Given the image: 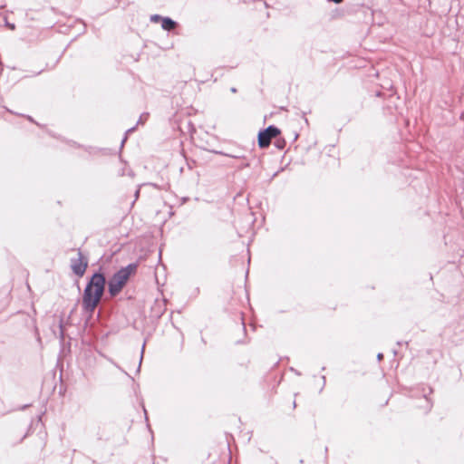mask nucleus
Returning <instances> with one entry per match:
<instances>
[{
    "mask_svg": "<svg viewBox=\"0 0 464 464\" xmlns=\"http://www.w3.org/2000/svg\"><path fill=\"white\" fill-rule=\"evenodd\" d=\"M106 276L100 266L94 270L91 276L86 278V285L82 295V311L88 315V319L93 316V314L105 292Z\"/></svg>",
    "mask_w": 464,
    "mask_h": 464,
    "instance_id": "obj_1",
    "label": "nucleus"
},
{
    "mask_svg": "<svg viewBox=\"0 0 464 464\" xmlns=\"http://www.w3.org/2000/svg\"><path fill=\"white\" fill-rule=\"evenodd\" d=\"M139 264L132 262L121 266L109 278L106 283L107 291L111 298L118 296L127 285L130 279L137 274Z\"/></svg>",
    "mask_w": 464,
    "mask_h": 464,
    "instance_id": "obj_2",
    "label": "nucleus"
},
{
    "mask_svg": "<svg viewBox=\"0 0 464 464\" xmlns=\"http://www.w3.org/2000/svg\"><path fill=\"white\" fill-rule=\"evenodd\" d=\"M89 266L88 257L85 256L81 249H78V257L71 258L70 267L72 272L78 277H82Z\"/></svg>",
    "mask_w": 464,
    "mask_h": 464,
    "instance_id": "obj_3",
    "label": "nucleus"
},
{
    "mask_svg": "<svg viewBox=\"0 0 464 464\" xmlns=\"http://www.w3.org/2000/svg\"><path fill=\"white\" fill-rule=\"evenodd\" d=\"M280 134V130L270 125L258 133V145L260 148H266L270 145L271 140Z\"/></svg>",
    "mask_w": 464,
    "mask_h": 464,
    "instance_id": "obj_4",
    "label": "nucleus"
},
{
    "mask_svg": "<svg viewBox=\"0 0 464 464\" xmlns=\"http://www.w3.org/2000/svg\"><path fill=\"white\" fill-rule=\"evenodd\" d=\"M261 207V205H255V207H251V205H247V210H249V213L246 215V221L249 225H255V223L257 221V218H256V212L255 211V208L258 209Z\"/></svg>",
    "mask_w": 464,
    "mask_h": 464,
    "instance_id": "obj_5",
    "label": "nucleus"
},
{
    "mask_svg": "<svg viewBox=\"0 0 464 464\" xmlns=\"http://www.w3.org/2000/svg\"><path fill=\"white\" fill-rule=\"evenodd\" d=\"M177 23L169 17H163L161 21V27L164 30L171 31L175 29Z\"/></svg>",
    "mask_w": 464,
    "mask_h": 464,
    "instance_id": "obj_6",
    "label": "nucleus"
},
{
    "mask_svg": "<svg viewBox=\"0 0 464 464\" xmlns=\"http://www.w3.org/2000/svg\"><path fill=\"white\" fill-rule=\"evenodd\" d=\"M428 391H429V392L427 393L426 391H425V388H422V392H423V396H424V399H425V406H423V408L425 409L426 412L430 411L431 410V407H432V402L428 398V395L431 394L433 392V389L431 387H428Z\"/></svg>",
    "mask_w": 464,
    "mask_h": 464,
    "instance_id": "obj_7",
    "label": "nucleus"
},
{
    "mask_svg": "<svg viewBox=\"0 0 464 464\" xmlns=\"http://www.w3.org/2000/svg\"><path fill=\"white\" fill-rule=\"evenodd\" d=\"M145 344H146V341H144V343H143V344H142V347H141L140 363H139V366H138V368H137V372H140V365H141V362H142V359H143V354H144V350H145Z\"/></svg>",
    "mask_w": 464,
    "mask_h": 464,
    "instance_id": "obj_8",
    "label": "nucleus"
},
{
    "mask_svg": "<svg viewBox=\"0 0 464 464\" xmlns=\"http://www.w3.org/2000/svg\"><path fill=\"white\" fill-rule=\"evenodd\" d=\"M163 17L160 14H153L151 15L150 17V20L153 21V22H159V21H162Z\"/></svg>",
    "mask_w": 464,
    "mask_h": 464,
    "instance_id": "obj_9",
    "label": "nucleus"
},
{
    "mask_svg": "<svg viewBox=\"0 0 464 464\" xmlns=\"http://www.w3.org/2000/svg\"><path fill=\"white\" fill-rule=\"evenodd\" d=\"M140 190H141V188H140L135 190V195H134V196H135V198H134V200H133V202H132V203H135V202L138 200L139 194H140Z\"/></svg>",
    "mask_w": 464,
    "mask_h": 464,
    "instance_id": "obj_10",
    "label": "nucleus"
},
{
    "mask_svg": "<svg viewBox=\"0 0 464 464\" xmlns=\"http://www.w3.org/2000/svg\"><path fill=\"white\" fill-rule=\"evenodd\" d=\"M143 188L156 189L157 188H156V186L150 184V185H144Z\"/></svg>",
    "mask_w": 464,
    "mask_h": 464,
    "instance_id": "obj_11",
    "label": "nucleus"
},
{
    "mask_svg": "<svg viewBox=\"0 0 464 464\" xmlns=\"http://www.w3.org/2000/svg\"><path fill=\"white\" fill-rule=\"evenodd\" d=\"M383 357H384V356H383V353H379L377 354V360H378V362L382 361V360H383Z\"/></svg>",
    "mask_w": 464,
    "mask_h": 464,
    "instance_id": "obj_12",
    "label": "nucleus"
},
{
    "mask_svg": "<svg viewBox=\"0 0 464 464\" xmlns=\"http://www.w3.org/2000/svg\"><path fill=\"white\" fill-rule=\"evenodd\" d=\"M60 338L62 340H63V328H62V322L60 323Z\"/></svg>",
    "mask_w": 464,
    "mask_h": 464,
    "instance_id": "obj_13",
    "label": "nucleus"
},
{
    "mask_svg": "<svg viewBox=\"0 0 464 464\" xmlns=\"http://www.w3.org/2000/svg\"><path fill=\"white\" fill-rule=\"evenodd\" d=\"M166 206L169 207V215H172L173 205L169 204V205H166Z\"/></svg>",
    "mask_w": 464,
    "mask_h": 464,
    "instance_id": "obj_14",
    "label": "nucleus"
},
{
    "mask_svg": "<svg viewBox=\"0 0 464 464\" xmlns=\"http://www.w3.org/2000/svg\"><path fill=\"white\" fill-rule=\"evenodd\" d=\"M290 370L295 372L296 375H301V372L295 370V368L291 367Z\"/></svg>",
    "mask_w": 464,
    "mask_h": 464,
    "instance_id": "obj_15",
    "label": "nucleus"
},
{
    "mask_svg": "<svg viewBox=\"0 0 464 464\" xmlns=\"http://www.w3.org/2000/svg\"><path fill=\"white\" fill-rule=\"evenodd\" d=\"M322 380H323V386H322V388H321V391L323 390V388H324V385H325V376H324V375H323V376H322Z\"/></svg>",
    "mask_w": 464,
    "mask_h": 464,
    "instance_id": "obj_16",
    "label": "nucleus"
},
{
    "mask_svg": "<svg viewBox=\"0 0 464 464\" xmlns=\"http://www.w3.org/2000/svg\"><path fill=\"white\" fill-rule=\"evenodd\" d=\"M241 320H242V327H243V330H244V332L246 333V325H245V323H244L243 317H241Z\"/></svg>",
    "mask_w": 464,
    "mask_h": 464,
    "instance_id": "obj_17",
    "label": "nucleus"
},
{
    "mask_svg": "<svg viewBox=\"0 0 464 464\" xmlns=\"http://www.w3.org/2000/svg\"><path fill=\"white\" fill-rule=\"evenodd\" d=\"M241 343H244V342L241 341V340H238V341L236 342V344H241Z\"/></svg>",
    "mask_w": 464,
    "mask_h": 464,
    "instance_id": "obj_18",
    "label": "nucleus"
},
{
    "mask_svg": "<svg viewBox=\"0 0 464 464\" xmlns=\"http://www.w3.org/2000/svg\"><path fill=\"white\" fill-rule=\"evenodd\" d=\"M27 407H28V405H27V404H25V405H24L21 409H22V410H25Z\"/></svg>",
    "mask_w": 464,
    "mask_h": 464,
    "instance_id": "obj_19",
    "label": "nucleus"
},
{
    "mask_svg": "<svg viewBox=\"0 0 464 464\" xmlns=\"http://www.w3.org/2000/svg\"><path fill=\"white\" fill-rule=\"evenodd\" d=\"M76 283H77V288H78V291H81V287H80L79 283H78V282H76Z\"/></svg>",
    "mask_w": 464,
    "mask_h": 464,
    "instance_id": "obj_20",
    "label": "nucleus"
},
{
    "mask_svg": "<svg viewBox=\"0 0 464 464\" xmlns=\"http://www.w3.org/2000/svg\"><path fill=\"white\" fill-rule=\"evenodd\" d=\"M144 413H145V418L146 420H148V417H147V411L144 409Z\"/></svg>",
    "mask_w": 464,
    "mask_h": 464,
    "instance_id": "obj_21",
    "label": "nucleus"
},
{
    "mask_svg": "<svg viewBox=\"0 0 464 464\" xmlns=\"http://www.w3.org/2000/svg\"><path fill=\"white\" fill-rule=\"evenodd\" d=\"M134 207V204L130 205L129 211Z\"/></svg>",
    "mask_w": 464,
    "mask_h": 464,
    "instance_id": "obj_22",
    "label": "nucleus"
},
{
    "mask_svg": "<svg viewBox=\"0 0 464 464\" xmlns=\"http://www.w3.org/2000/svg\"><path fill=\"white\" fill-rule=\"evenodd\" d=\"M231 92H237V89H236V88H232V89H231Z\"/></svg>",
    "mask_w": 464,
    "mask_h": 464,
    "instance_id": "obj_23",
    "label": "nucleus"
},
{
    "mask_svg": "<svg viewBox=\"0 0 464 464\" xmlns=\"http://www.w3.org/2000/svg\"><path fill=\"white\" fill-rule=\"evenodd\" d=\"M459 206L460 207V210H459V211H460V212H463V210H464V209H463V208H462V205H459Z\"/></svg>",
    "mask_w": 464,
    "mask_h": 464,
    "instance_id": "obj_24",
    "label": "nucleus"
},
{
    "mask_svg": "<svg viewBox=\"0 0 464 464\" xmlns=\"http://www.w3.org/2000/svg\"><path fill=\"white\" fill-rule=\"evenodd\" d=\"M279 147V149H282L283 147L281 146V143H278L277 145Z\"/></svg>",
    "mask_w": 464,
    "mask_h": 464,
    "instance_id": "obj_25",
    "label": "nucleus"
},
{
    "mask_svg": "<svg viewBox=\"0 0 464 464\" xmlns=\"http://www.w3.org/2000/svg\"><path fill=\"white\" fill-rule=\"evenodd\" d=\"M279 147V149H282L283 147L281 146V143H278L277 145Z\"/></svg>",
    "mask_w": 464,
    "mask_h": 464,
    "instance_id": "obj_26",
    "label": "nucleus"
},
{
    "mask_svg": "<svg viewBox=\"0 0 464 464\" xmlns=\"http://www.w3.org/2000/svg\"><path fill=\"white\" fill-rule=\"evenodd\" d=\"M401 343H402L401 342H397L398 345H401Z\"/></svg>",
    "mask_w": 464,
    "mask_h": 464,
    "instance_id": "obj_27",
    "label": "nucleus"
},
{
    "mask_svg": "<svg viewBox=\"0 0 464 464\" xmlns=\"http://www.w3.org/2000/svg\"><path fill=\"white\" fill-rule=\"evenodd\" d=\"M393 353H394V355H396L397 354V351L393 350Z\"/></svg>",
    "mask_w": 464,
    "mask_h": 464,
    "instance_id": "obj_28",
    "label": "nucleus"
}]
</instances>
